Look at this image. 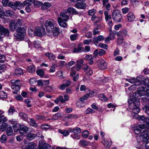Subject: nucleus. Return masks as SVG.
Segmentation results:
<instances>
[{
    "label": "nucleus",
    "instance_id": "nucleus-1",
    "mask_svg": "<svg viewBox=\"0 0 149 149\" xmlns=\"http://www.w3.org/2000/svg\"><path fill=\"white\" fill-rule=\"evenodd\" d=\"M130 108L132 109V112L134 114H138L140 111L139 106L140 103L139 98H133L129 99L128 101Z\"/></svg>",
    "mask_w": 149,
    "mask_h": 149
},
{
    "label": "nucleus",
    "instance_id": "nucleus-2",
    "mask_svg": "<svg viewBox=\"0 0 149 149\" xmlns=\"http://www.w3.org/2000/svg\"><path fill=\"white\" fill-rule=\"evenodd\" d=\"M144 86H140V87L141 89L137 91L136 92L138 96H143V97H142L141 99L146 101V98L145 96H144L146 94L147 92L149 91V84Z\"/></svg>",
    "mask_w": 149,
    "mask_h": 149
},
{
    "label": "nucleus",
    "instance_id": "nucleus-3",
    "mask_svg": "<svg viewBox=\"0 0 149 149\" xmlns=\"http://www.w3.org/2000/svg\"><path fill=\"white\" fill-rule=\"evenodd\" d=\"M25 6L26 5L24 3V1L22 3L19 1H16L14 3L9 2L8 4L9 7L11 8L14 10H16L17 9H20Z\"/></svg>",
    "mask_w": 149,
    "mask_h": 149
},
{
    "label": "nucleus",
    "instance_id": "nucleus-4",
    "mask_svg": "<svg viewBox=\"0 0 149 149\" xmlns=\"http://www.w3.org/2000/svg\"><path fill=\"white\" fill-rule=\"evenodd\" d=\"M56 24V22L53 19H49L47 20L45 23V26L47 32L53 29Z\"/></svg>",
    "mask_w": 149,
    "mask_h": 149
},
{
    "label": "nucleus",
    "instance_id": "nucleus-5",
    "mask_svg": "<svg viewBox=\"0 0 149 149\" xmlns=\"http://www.w3.org/2000/svg\"><path fill=\"white\" fill-rule=\"evenodd\" d=\"M149 139V135L148 132L146 131H144L141 133L139 136L138 138L137 137V141L139 142H140V140H141L143 142L145 143Z\"/></svg>",
    "mask_w": 149,
    "mask_h": 149
},
{
    "label": "nucleus",
    "instance_id": "nucleus-6",
    "mask_svg": "<svg viewBox=\"0 0 149 149\" xmlns=\"http://www.w3.org/2000/svg\"><path fill=\"white\" fill-rule=\"evenodd\" d=\"M16 32L17 34H16V36L15 34L14 36L16 39H20L26 34L25 30L23 27L18 28L17 29H16Z\"/></svg>",
    "mask_w": 149,
    "mask_h": 149
},
{
    "label": "nucleus",
    "instance_id": "nucleus-7",
    "mask_svg": "<svg viewBox=\"0 0 149 149\" xmlns=\"http://www.w3.org/2000/svg\"><path fill=\"white\" fill-rule=\"evenodd\" d=\"M112 18L115 22H120L121 21L122 17L120 12L117 10H115L112 13Z\"/></svg>",
    "mask_w": 149,
    "mask_h": 149
},
{
    "label": "nucleus",
    "instance_id": "nucleus-8",
    "mask_svg": "<svg viewBox=\"0 0 149 149\" xmlns=\"http://www.w3.org/2000/svg\"><path fill=\"white\" fill-rule=\"evenodd\" d=\"M145 126L144 124H136L134 126V131L135 133L137 135L139 134L141 132V130L145 128Z\"/></svg>",
    "mask_w": 149,
    "mask_h": 149
},
{
    "label": "nucleus",
    "instance_id": "nucleus-9",
    "mask_svg": "<svg viewBox=\"0 0 149 149\" xmlns=\"http://www.w3.org/2000/svg\"><path fill=\"white\" fill-rule=\"evenodd\" d=\"M59 33V31L58 28L57 27H54L53 29H52V30L48 31L47 35L49 36H57Z\"/></svg>",
    "mask_w": 149,
    "mask_h": 149
},
{
    "label": "nucleus",
    "instance_id": "nucleus-10",
    "mask_svg": "<svg viewBox=\"0 0 149 149\" xmlns=\"http://www.w3.org/2000/svg\"><path fill=\"white\" fill-rule=\"evenodd\" d=\"M97 64L99 68L102 70H104L107 68V63L103 59L99 60Z\"/></svg>",
    "mask_w": 149,
    "mask_h": 149
},
{
    "label": "nucleus",
    "instance_id": "nucleus-11",
    "mask_svg": "<svg viewBox=\"0 0 149 149\" xmlns=\"http://www.w3.org/2000/svg\"><path fill=\"white\" fill-rule=\"evenodd\" d=\"M81 68V65L76 64V65L73 67L71 69L70 75L71 76L73 77L76 73L77 71H79Z\"/></svg>",
    "mask_w": 149,
    "mask_h": 149
},
{
    "label": "nucleus",
    "instance_id": "nucleus-12",
    "mask_svg": "<svg viewBox=\"0 0 149 149\" xmlns=\"http://www.w3.org/2000/svg\"><path fill=\"white\" fill-rule=\"evenodd\" d=\"M66 11L68 13L71 15H78L80 16L83 14L82 13L78 12L75 9L72 7L68 8Z\"/></svg>",
    "mask_w": 149,
    "mask_h": 149
},
{
    "label": "nucleus",
    "instance_id": "nucleus-13",
    "mask_svg": "<svg viewBox=\"0 0 149 149\" xmlns=\"http://www.w3.org/2000/svg\"><path fill=\"white\" fill-rule=\"evenodd\" d=\"M45 33V29L42 27L40 29H36L35 32V35L38 36L42 37V35Z\"/></svg>",
    "mask_w": 149,
    "mask_h": 149
},
{
    "label": "nucleus",
    "instance_id": "nucleus-14",
    "mask_svg": "<svg viewBox=\"0 0 149 149\" xmlns=\"http://www.w3.org/2000/svg\"><path fill=\"white\" fill-rule=\"evenodd\" d=\"M0 33L2 35L8 36L9 31L8 29L4 28L1 25H0Z\"/></svg>",
    "mask_w": 149,
    "mask_h": 149
},
{
    "label": "nucleus",
    "instance_id": "nucleus-15",
    "mask_svg": "<svg viewBox=\"0 0 149 149\" xmlns=\"http://www.w3.org/2000/svg\"><path fill=\"white\" fill-rule=\"evenodd\" d=\"M75 6L78 9H84L86 8L87 5L84 2H77L75 4Z\"/></svg>",
    "mask_w": 149,
    "mask_h": 149
},
{
    "label": "nucleus",
    "instance_id": "nucleus-16",
    "mask_svg": "<svg viewBox=\"0 0 149 149\" xmlns=\"http://www.w3.org/2000/svg\"><path fill=\"white\" fill-rule=\"evenodd\" d=\"M18 27L15 24V22L14 21H11L10 22L9 24V29L10 30L14 31L16 29H17V28Z\"/></svg>",
    "mask_w": 149,
    "mask_h": 149
},
{
    "label": "nucleus",
    "instance_id": "nucleus-17",
    "mask_svg": "<svg viewBox=\"0 0 149 149\" xmlns=\"http://www.w3.org/2000/svg\"><path fill=\"white\" fill-rule=\"evenodd\" d=\"M58 21L59 25L61 27L65 28L67 26V23L66 22L67 21H64L63 19L61 17L58 18Z\"/></svg>",
    "mask_w": 149,
    "mask_h": 149
},
{
    "label": "nucleus",
    "instance_id": "nucleus-18",
    "mask_svg": "<svg viewBox=\"0 0 149 149\" xmlns=\"http://www.w3.org/2000/svg\"><path fill=\"white\" fill-rule=\"evenodd\" d=\"M127 18L129 22L133 21L135 18L134 13L131 12H129L127 14Z\"/></svg>",
    "mask_w": 149,
    "mask_h": 149
},
{
    "label": "nucleus",
    "instance_id": "nucleus-19",
    "mask_svg": "<svg viewBox=\"0 0 149 149\" xmlns=\"http://www.w3.org/2000/svg\"><path fill=\"white\" fill-rule=\"evenodd\" d=\"M67 13V11L65 12L61 13L60 14V17H59L62 18L64 21H68L69 18V17L66 14Z\"/></svg>",
    "mask_w": 149,
    "mask_h": 149
},
{
    "label": "nucleus",
    "instance_id": "nucleus-20",
    "mask_svg": "<svg viewBox=\"0 0 149 149\" xmlns=\"http://www.w3.org/2000/svg\"><path fill=\"white\" fill-rule=\"evenodd\" d=\"M104 39V38L103 36L100 35L94 39L93 42L97 44L99 42L103 41Z\"/></svg>",
    "mask_w": 149,
    "mask_h": 149
},
{
    "label": "nucleus",
    "instance_id": "nucleus-21",
    "mask_svg": "<svg viewBox=\"0 0 149 149\" xmlns=\"http://www.w3.org/2000/svg\"><path fill=\"white\" fill-rule=\"evenodd\" d=\"M29 130L28 127L26 126L20 127L19 131V133L22 134H24L27 132Z\"/></svg>",
    "mask_w": 149,
    "mask_h": 149
},
{
    "label": "nucleus",
    "instance_id": "nucleus-22",
    "mask_svg": "<svg viewBox=\"0 0 149 149\" xmlns=\"http://www.w3.org/2000/svg\"><path fill=\"white\" fill-rule=\"evenodd\" d=\"M51 148L50 146L47 143H42L39 145V149H49Z\"/></svg>",
    "mask_w": 149,
    "mask_h": 149
},
{
    "label": "nucleus",
    "instance_id": "nucleus-23",
    "mask_svg": "<svg viewBox=\"0 0 149 149\" xmlns=\"http://www.w3.org/2000/svg\"><path fill=\"white\" fill-rule=\"evenodd\" d=\"M84 51V48L81 46L79 44L77 47L74 48L73 51L74 53H81Z\"/></svg>",
    "mask_w": 149,
    "mask_h": 149
},
{
    "label": "nucleus",
    "instance_id": "nucleus-24",
    "mask_svg": "<svg viewBox=\"0 0 149 149\" xmlns=\"http://www.w3.org/2000/svg\"><path fill=\"white\" fill-rule=\"evenodd\" d=\"M102 141L104 146H106L107 148L109 147L111 145L112 143L111 141H108L107 140L103 139Z\"/></svg>",
    "mask_w": 149,
    "mask_h": 149
},
{
    "label": "nucleus",
    "instance_id": "nucleus-25",
    "mask_svg": "<svg viewBox=\"0 0 149 149\" xmlns=\"http://www.w3.org/2000/svg\"><path fill=\"white\" fill-rule=\"evenodd\" d=\"M45 55L48 57L49 59L51 60L54 61L55 60V56L52 53L47 52L45 54Z\"/></svg>",
    "mask_w": 149,
    "mask_h": 149
},
{
    "label": "nucleus",
    "instance_id": "nucleus-26",
    "mask_svg": "<svg viewBox=\"0 0 149 149\" xmlns=\"http://www.w3.org/2000/svg\"><path fill=\"white\" fill-rule=\"evenodd\" d=\"M118 36H120L123 37V35H124L125 36H128L127 31L125 30H123L122 31H120L117 33Z\"/></svg>",
    "mask_w": 149,
    "mask_h": 149
},
{
    "label": "nucleus",
    "instance_id": "nucleus-27",
    "mask_svg": "<svg viewBox=\"0 0 149 149\" xmlns=\"http://www.w3.org/2000/svg\"><path fill=\"white\" fill-rule=\"evenodd\" d=\"M51 6V4L50 3L46 2L44 3L42 5L41 7V9L42 10H44L48 9Z\"/></svg>",
    "mask_w": 149,
    "mask_h": 149
},
{
    "label": "nucleus",
    "instance_id": "nucleus-28",
    "mask_svg": "<svg viewBox=\"0 0 149 149\" xmlns=\"http://www.w3.org/2000/svg\"><path fill=\"white\" fill-rule=\"evenodd\" d=\"M91 93L86 94L81 97L79 99V100L81 102L83 101L84 100H86L89 97H91Z\"/></svg>",
    "mask_w": 149,
    "mask_h": 149
},
{
    "label": "nucleus",
    "instance_id": "nucleus-29",
    "mask_svg": "<svg viewBox=\"0 0 149 149\" xmlns=\"http://www.w3.org/2000/svg\"><path fill=\"white\" fill-rule=\"evenodd\" d=\"M27 70L30 73H32L35 71L36 68L33 65H32L27 67Z\"/></svg>",
    "mask_w": 149,
    "mask_h": 149
},
{
    "label": "nucleus",
    "instance_id": "nucleus-30",
    "mask_svg": "<svg viewBox=\"0 0 149 149\" xmlns=\"http://www.w3.org/2000/svg\"><path fill=\"white\" fill-rule=\"evenodd\" d=\"M29 123L30 125L35 127H36L38 126V124L36 123V120L33 118L30 119Z\"/></svg>",
    "mask_w": 149,
    "mask_h": 149
},
{
    "label": "nucleus",
    "instance_id": "nucleus-31",
    "mask_svg": "<svg viewBox=\"0 0 149 149\" xmlns=\"http://www.w3.org/2000/svg\"><path fill=\"white\" fill-rule=\"evenodd\" d=\"M11 88L16 91H18L20 89V86L19 85V83H17L16 84L12 85Z\"/></svg>",
    "mask_w": 149,
    "mask_h": 149
},
{
    "label": "nucleus",
    "instance_id": "nucleus-32",
    "mask_svg": "<svg viewBox=\"0 0 149 149\" xmlns=\"http://www.w3.org/2000/svg\"><path fill=\"white\" fill-rule=\"evenodd\" d=\"M142 109L146 113L149 115V104H146L144 107H143Z\"/></svg>",
    "mask_w": 149,
    "mask_h": 149
},
{
    "label": "nucleus",
    "instance_id": "nucleus-33",
    "mask_svg": "<svg viewBox=\"0 0 149 149\" xmlns=\"http://www.w3.org/2000/svg\"><path fill=\"white\" fill-rule=\"evenodd\" d=\"M26 136L27 139L30 140L33 139L36 137L35 134L31 133L28 134Z\"/></svg>",
    "mask_w": 149,
    "mask_h": 149
},
{
    "label": "nucleus",
    "instance_id": "nucleus-34",
    "mask_svg": "<svg viewBox=\"0 0 149 149\" xmlns=\"http://www.w3.org/2000/svg\"><path fill=\"white\" fill-rule=\"evenodd\" d=\"M58 132L60 133L63 134L64 136H66L69 134V131L67 130H59Z\"/></svg>",
    "mask_w": 149,
    "mask_h": 149
},
{
    "label": "nucleus",
    "instance_id": "nucleus-35",
    "mask_svg": "<svg viewBox=\"0 0 149 149\" xmlns=\"http://www.w3.org/2000/svg\"><path fill=\"white\" fill-rule=\"evenodd\" d=\"M81 132V129L79 127L74 128L72 130L70 131V132L77 134L80 133Z\"/></svg>",
    "mask_w": 149,
    "mask_h": 149
},
{
    "label": "nucleus",
    "instance_id": "nucleus-36",
    "mask_svg": "<svg viewBox=\"0 0 149 149\" xmlns=\"http://www.w3.org/2000/svg\"><path fill=\"white\" fill-rule=\"evenodd\" d=\"M98 97L99 99L102 101H107L108 98H107L103 94H101L98 95Z\"/></svg>",
    "mask_w": 149,
    "mask_h": 149
},
{
    "label": "nucleus",
    "instance_id": "nucleus-37",
    "mask_svg": "<svg viewBox=\"0 0 149 149\" xmlns=\"http://www.w3.org/2000/svg\"><path fill=\"white\" fill-rule=\"evenodd\" d=\"M13 129L11 127H8L6 130V134L9 136H10L13 134Z\"/></svg>",
    "mask_w": 149,
    "mask_h": 149
},
{
    "label": "nucleus",
    "instance_id": "nucleus-38",
    "mask_svg": "<svg viewBox=\"0 0 149 149\" xmlns=\"http://www.w3.org/2000/svg\"><path fill=\"white\" fill-rule=\"evenodd\" d=\"M62 116L60 113H57L54 115L52 117V119L54 120H57L58 118L62 117Z\"/></svg>",
    "mask_w": 149,
    "mask_h": 149
},
{
    "label": "nucleus",
    "instance_id": "nucleus-39",
    "mask_svg": "<svg viewBox=\"0 0 149 149\" xmlns=\"http://www.w3.org/2000/svg\"><path fill=\"white\" fill-rule=\"evenodd\" d=\"M8 126V125L7 123H3L0 127V130L2 132L4 131Z\"/></svg>",
    "mask_w": 149,
    "mask_h": 149
},
{
    "label": "nucleus",
    "instance_id": "nucleus-40",
    "mask_svg": "<svg viewBox=\"0 0 149 149\" xmlns=\"http://www.w3.org/2000/svg\"><path fill=\"white\" fill-rule=\"evenodd\" d=\"M15 72L17 75H22L23 74L22 70L19 68H18L15 69Z\"/></svg>",
    "mask_w": 149,
    "mask_h": 149
},
{
    "label": "nucleus",
    "instance_id": "nucleus-41",
    "mask_svg": "<svg viewBox=\"0 0 149 149\" xmlns=\"http://www.w3.org/2000/svg\"><path fill=\"white\" fill-rule=\"evenodd\" d=\"M35 1V0H25L24 1V3L25 5L27 4L32 5V4L34 3Z\"/></svg>",
    "mask_w": 149,
    "mask_h": 149
},
{
    "label": "nucleus",
    "instance_id": "nucleus-42",
    "mask_svg": "<svg viewBox=\"0 0 149 149\" xmlns=\"http://www.w3.org/2000/svg\"><path fill=\"white\" fill-rule=\"evenodd\" d=\"M89 134L88 131L87 130H84L82 133V135L83 138L84 139L87 138Z\"/></svg>",
    "mask_w": 149,
    "mask_h": 149
},
{
    "label": "nucleus",
    "instance_id": "nucleus-43",
    "mask_svg": "<svg viewBox=\"0 0 149 149\" xmlns=\"http://www.w3.org/2000/svg\"><path fill=\"white\" fill-rule=\"evenodd\" d=\"M19 116H21L22 118L24 120L26 121L27 120L28 116L27 114L22 112H20L19 113Z\"/></svg>",
    "mask_w": 149,
    "mask_h": 149
},
{
    "label": "nucleus",
    "instance_id": "nucleus-44",
    "mask_svg": "<svg viewBox=\"0 0 149 149\" xmlns=\"http://www.w3.org/2000/svg\"><path fill=\"white\" fill-rule=\"evenodd\" d=\"M95 112V111L94 110L90 108H88L85 111L84 113L86 114H90L94 113Z\"/></svg>",
    "mask_w": 149,
    "mask_h": 149
},
{
    "label": "nucleus",
    "instance_id": "nucleus-45",
    "mask_svg": "<svg viewBox=\"0 0 149 149\" xmlns=\"http://www.w3.org/2000/svg\"><path fill=\"white\" fill-rule=\"evenodd\" d=\"M135 84L133 85H132L129 89H132L133 90H135L136 88V86L139 85L141 84V82L140 81H136Z\"/></svg>",
    "mask_w": 149,
    "mask_h": 149
},
{
    "label": "nucleus",
    "instance_id": "nucleus-46",
    "mask_svg": "<svg viewBox=\"0 0 149 149\" xmlns=\"http://www.w3.org/2000/svg\"><path fill=\"white\" fill-rule=\"evenodd\" d=\"M85 71L88 75H91L93 73V71L88 66H87L85 69Z\"/></svg>",
    "mask_w": 149,
    "mask_h": 149
},
{
    "label": "nucleus",
    "instance_id": "nucleus-47",
    "mask_svg": "<svg viewBox=\"0 0 149 149\" xmlns=\"http://www.w3.org/2000/svg\"><path fill=\"white\" fill-rule=\"evenodd\" d=\"M12 126L13 127V129L15 131L17 132L18 130L19 131L20 126L19 124H16L15 125H12Z\"/></svg>",
    "mask_w": 149,
    "mask_h": 149
},
{
    "label": "nucleus",
    "instance_id": "nucleus-48",
    "mask_svg": "<svg viewBox=\"0 0 149 149\" xmlns=\"http://www.w3.org/2000/svg\"><path fill=\"white\" fill-rule=\"evenodd\" d=\"M71 136L74 139L79 140L80 138V136L77 134L73 133L71 135Z\"/></svg>",
    "mask_w": 149,
    "mask_h": 149
},
{
    "label": "nucleus",
    "instance_id": "nucleus-49",
    "mask_svg": "<svg viewBox=\"0 0 149 149\" xmlns=\"http://www.w3.org/2000/svg\"><path fill=\"white\" fill-rule=\"evenodd\" d=\"M37 74L39 76L42 77L44 75V72L43 70H42L40 69L37 70L36 71Z\"/></svg>",
    "mask_w": 149,
    "mask_h": 149
},
{
    "label": "nucleus",
    "instance_id": "nucleus-50",
    "mask_svg": "<svg viewBox=\"0 0 149 149\" xmlns=\"http://www.w3.org/2000/svg\"><path fill=\"white\" fill-rule=\"evenodd\" d=\"M138 119L141 123H144L146 121V118L143 116H139Z\"/></svg>",
    "mask_w": 149,
    "mask_h": 149
},
{
    "label": "nucleus",
    "instance_id": "nucleus-51",
    "mask_svg": "<svg viewBox=\"0 0 149 149\" xmlns=\"http://www.w3.org/2000/svg\"><path fill=\"white\" fill-rule=\"evenodd\" d=\"M15 109L13 107H10L8 111V115H12L15 112Z\"/></svg>",
    "mask_w": 149,
    "mask_h": 149
},
{
    "label": "nucleus",
    "instance_id": "nucleus-52",
    "mask_svg": "<svg viewBox=\"0 0 149 149\" xmlns=\"http://www.w3.org/2000/svg\"><path fill=\"white\" fill-rule=\"evenodd\" d=\"M30 83L32 86H35L36 84V79L35 78H31L30 79Z\"/></svg>",
    "mask_w": 149,
    "mask_h": 149
},
{
    "label": "nucleus",
    "instance_id": "nucleus-53",
    "mask_svg": "<svg viewBox=\"0 0 149 149\" xmlns=\"http://www.w3.org/2000/svg\"><path fill=\"white\" fill-rule=\"evenodd\" d=\"M79 35L78 33H76L74 34H72L70 35V38L72 41L75 40L77 38V37Z\"/></svg>",
    "mask_w": 149,
    "mask_h": 149
},
{
    "label": "nucleus",
    "instance_id": "nucleus-54",
    "mask_svg": "<svg viewBox=\"0 0 149 149\" xmlns=\"http://www.w3.org/2000/svg\"><path fill=\"white\" fill-rule=\"evenodd\" d=\"M118 39L117 42L118 44L121 45L123 42V37L120 36H118Z\"/></svg>",
    "mask_w": 149,
    "mask_h": 149
},
{
    "label": "nucleus",
    "instance_id": "nucleus-55",
    "mask_svg": "<svg viewBox=\"0 0 149 149\" xmlns=\"http://www.w3.org/2000/svg\"><path fill=\"white\" fill-rule=\"evenodd\" d=\"M1 142L2 143H5L7 140L6 136L5 135L3 134L2 135L0 139Z\"/></svg>",
    "mask_w": 149,
    "mask_h": 149
},
{
    "label": "nucleus",
    "instance_id": "nucleus-56",
    "mask_svg": "<svg viewBox=\"0 0 149 149\" xmlns=\"http://www.w3.org/2000/svg\"><path fill=\"white\" fill-rule=\"evenodd\" d=\"M79 143L80 144L83 146H86L88 144V142L84 140H80Z\"/></svg>",
    "mask_w": 149,
    "mask_h": 149
},
{
    "label": "nucleus",
    "instance_id": "nucleus-57",
    "mask_svg": "<svg viewBox=\"0 0 149 149\" xmlns=\"http://www.w3.org/2000/svg\"><path fill=\"white\" fill-rule=\"evenodd\" d=\"M96 11V10L94 9L90 10L88 11V14L89 15L91 16L94 15L95 14Z\"/></svg>",
    "mask_w": 149,
    "mask_h": 149
},
{
    "label": "nucleus",
    "instance_id": "nucleus-58",
    "mask_svg": "<svg viewBox=\"0 0 149 149\" xmlns=\"http://www.w3.org/2000/svg\"><path fill=\"white\" fill-rule=\"evenodd\" d=\"M7 97L6 93L3 91H0V98H5Z\"/></svg>",
    "mask_w": 149,
    "mask_h": 149
},
{
    "label": "nucleus",
    "instance_id": "nucleus-59",
    "mask_svg": "<svg viewBox=\"0 0 149 149\" xmlns=\"http://www.w3.org/2000/svg\"><path fill=\"white\" fill-rule=\"evenodd\" d=\"M7 120V119L4 116H0V123L6 122Z\"/></svg>",
    "mask_w": 149,
    "mask_h": 149
},
{
    "label": "nucleus",
    "instance_id": "nucleus-60",
    "mask_svg": "<svg viewBox=\"0 0 149 149\" xmlns=\"http://www.w3.org/2000/svg\"><path fill=\"white\" fill-rule=\"evenodd\" d=\"M23 22V20L22 19H18L15 24L18 27V26H21L22 25Z\"/></svg>",
    "mask_w": 149,
    "mask_h": 149
},
{
    "label": "nucleus",
    "instance_id": "nucleus-61",
    "mask_svg": "<svg viewBox=\"0 0 149 149\" xmlns=\"http://www.w3.org/2000/svg\"><path fill=\"white\" fill-rule=\"evenodd\" d=\"M13 13V12L12 11L7 10L5 11L4 14L6 16H9L12 15Z\"/></svg>",
    "mask_w": 149,
    "mask_h": 149
},
{
    "label": "nucleus",
    "instance_id": "nucleus-62",
    "mask_svg": "<svg viewBox=\"0 0 149 149\" xmlns=\"http://www.w3.org/2000/svg\"><path fill=\"white\" fill-rule=\"evenodd\" d=\"M98 46L100 47L107 49L108 48V45L105 44L100 43L98 44Z\"/></svg>",
    "mask_w": 149,
    "mask_h": 149
},
{
    "label": "nucleus",
    "instance_id": "nucleus-63",
    "mask_svg": "<svg viewBox=\"0 0 149 149\" xmlns=\"http://www.w3.org/2000/svg\"><path fill=\"white\" fill-rule=\"evenodd\" d=\"M41 127L43 129L46 130L49 129L50 127V126L48 124H46L41 125Z\"/></svg>",
    "mask_w": 149,
    "mask_h": 149
},
{
    "label": "nucleus",
    "instance_id": "nucleus-64",
    "mask_svg": "<svg viewBox=\"0 0 149 149\" xmlns=\"http://www.w3.org/2000/svg\"><path fill=\"white\" fill-rule=\"evenodd\" d=\"M35 117L36 119L38 120H44L45 118V116L41 115H36L35 116Z\"/></svg>",
    "mask_w": 149,
    "mask_h": 149
}]
</instances>
